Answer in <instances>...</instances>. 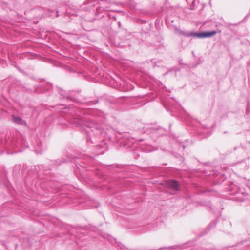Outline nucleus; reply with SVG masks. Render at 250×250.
I'll return each instance as SVG.
<instances>
[{
	"label": "nucleus",
	"instance_id": "nucleus-1",
	"mask_svg": "<svg viewBox=\"0 0 250 250\" xmlns=\"http://www.w3.org/2000/svg\"><path fill=\"white\" fill-rule=\"evenodd\" d=\"M83 5H89L88 7L97 5L96 11H95L93 10V12L95 14H98L101 10L107 11H113L114 10V7L116 5V3L112 1L111 0H86L84 2Z\"/></svg>",
	"mask_w": 250,
	"mask_h": 250
},
{
	"label": "nucleus",
	"instance_id": "nucleus-2",
	"mask_svg": "<svg viewBox=\"0 0 250 250\" xmlns=\"http://www.w3.org/2000/svg\"><path fill=\"white\" fill-rule=\"evenodd\" d=\"M177 32L180 34L186 37L193 36L198 38H205L212 37L216 34L215 31L210 32H203L201 33L199 32H188L185 31H182L179 29H176Z\"/></svg>",
	"mask_w": 250,
	"mask_h": 250
},
{
	"label": "nucleus",
	"instance_id": "nucleus-3",
	"mask_svg": "<svg viewBox=\"0 0 250 250\" xmlns=\"http://www.w3.org/2000/svg\"><path fill=\"white\" fill-rule=\"evenodd\" d=\"M69 122L70 124L75 126L83 125H84L83 119L77 116H74L71 119H69Z\"/></svg>",
	"mask_w": 250,
	"mask_h": 250
},
{
	"label": "nucleus",
	"instance_id": "nucleus-4",
	"mask_svg": "<svg viewBox=\"0 0 250 250\" xmlns=\"http://www.w3.org/2000/svg\"><path fill=\"white\" fill-rule=\"evenodd\" d=\"M167 186L174 189L175 191L179 190V184L176 180H170L167 181Z\"/></svg>",
	"mask_w": 250,
	"mask_h": 250
},
{
	"label": "nucleus",
	"instance_id": "nucleus-5",
	"mask_svg": "<svg viewBox=\"0 0 250 250\" xmlns=\"http://www.w3.org/2000/svg\"><path fill=\"white\" fill-rule=\"evenodd\" d=\"M12 121L13 122L21 125H26V123L21 117L15 116H12Z\"/></svg>",
	"mask_w": 250,
	"mask_h": 250
},
{
	"label": "nucleus",
	"instance_id": "nucleus-6",
	"mask_svg": "<svg viewBox=\"0 0 250 250\" xmlns=\"http://www.w3.org/2000/svg\"><path fill=\"white\" fill-rule=\"evenodd\" d=\"M71 111H72V108L71 107H64L63 108V110L62 111V113L65 114L72 113Z\"/></svg>",
	"mask_w": 250,
	"mask_h": 250
},
{
	"label": "nucleus",
	"instance_id": "nucleus-7",
	"mask_svg": "<svg viewBox=\"0 0 250 250\" xmlns=\"http://www.w3.org/2000/svg\"><path fill=\"white\" fill-rule=\"evenodd\" d=\"M216 222L215 221H213L212 222H211L210 223V224L209 225V227H211V228H213V227H214L215 225H216Z\"/></svg>",
	"mask_w": 250,
	"mask_h": 250
},
{
	"label": "nucleus",
	"instance_id": "nucleus-8",
	"mask_svg": "<svg viewBox=\"0 0 250 250\" xmlns=\"http://www.w3.org/2000/svg\"><path fill=\"white\" fill-rule=\"evenodd\" d=\"M241 193L243 195H245V196H246V198L245 199H243L242 200V201H244V200H246V199L250 200V198H249L248 197H247L248 196V194H246V193H244L243 192H242Z\"/></svg>",
	"mask_w": 250,
	"mask_h": 250
},
{
	"label": "nucleus",
	"instance_id": "nucleus-9",
	"mask_svg": "<svg viewBox=\"0 0 250 250\" xmlns=\"http://www.w3.org/2000/svg\"><path fill=\"white\" fill-rule=\"evenodd\" d=\"M54 13V12L53 10L49 11V13L48 14V16H50V17H52V16H53V13Z\"/></svg>",
	"mask_w": 250,
	"mask_h": 250
},
{
	"label": "nucleus",
	"instance_id": "nucleus-10",
	"mask_svg": "<svg viewBox=\"0 0 250 250\" xmlns=\"http://www.w3.org/2000/svg\"><path fill=\"white\" fill-rule=\"evenodd\" d=\"M87 126H88V127L90 128H91V131H92V132L94 131L95 127H94L92 125H87Z\"/></svg>",
	"mask_w": 250,
	"mask_h": 250
},
{
	"label": "nucleus",
	"instance_id": "nucleus-11",
	"mask_svg": "<svg viewBox=\"0 0 250 250\" xmlns=\"http://www.w3.org/2000/svg\"><path fill=\"white\" fill-rule=\"evenodd\" d=\"M97 147H99L100 149H104V146H102L101 145H100V146L98 145Z\"/></svg>",
	"mask_w": 250,
	"mask_h": 250
},
{
	"label": "nucleus",
	"instance_id": "nucleus-12",
	"mask_svg": "<svg viewBox=\"0 0 250 250\" xmlns=\"http://www.w3.org/2000/svg\"><path fill=\"white\" fill-rule=\"evenodd\" d=\"M42 146V143L41 142L39 143L37 145V146L39 148H40V146Z\"/></svg>",
	"mask_w": 250,
	"mask_h": 250
},
{
	"label": "nucleus",
	"instance_id": "nucleus-13",
	"mask_svg": "<svg viewBox=\"0 0 250 250\" xmlns=\"http://www.w3.org/2000/svg\"><path fill=\"white\" fill-rule=\"evenodd\" d=\"M118 25L119 28H121V22L120 21H119L118 22Z\"/></svg>",
	"mask_w": 250,
	"mask_h": 250
},
{
	"label": "nucleus",
	"instance_id": "nucleus-14",
	"mask_svg": "<svg viewBox=\"0 0 250 250\" xmlns=\"http://www.w3.org/2000/svg\"><path fill=\"white\" fill-rule=\"evenodd\" d=\"M97 130V132H96L97 134H98V132H100V130H99V129H98V126H96L95 127Z\"/></svg>",
	"mask_w": 250,
	"mask_h": 250
},
{
	"label": "nucleus",
	"instance_id": "nucleus-15",
	"mask_svg": "<svg viewBox=\"0 0 250 250\" xmlns=\"http://www.w3.org/2000/svg\"><path fill=\"white\" fill-rule=\"evenodd\" d=\"M58 13H59V11H56V17H58L59 16V15H58Z\"/></svg>",
	"mask_w": 250,
	"mask_h": 250
},
{
	"label": "nucleus",
	"instance_id": "nucleus-16",
	"mask_svg": "<svg viewBox=\"0 0 250 250\" xmlns=\"http://www.w3.org/2000/svg\"><path fill=\"white\" fill-rule=\"evenodd\" d=\"M104 153V150H101V151L99 152V154H102Z\"/></svg>",
	"mask_w": 250,
	"mask_h": 250
},
{
	"label": "nucleus",
	"instance_id": "nucleus-17",
	"mask_svg": "<svg viewBox=\"0 0 250 250\" xmlns=\"http://www.w3.org/2000/svg\"><path fill=\"white\" fill-rule=\"evenodd\" d=\"M82 9H85L86 11L88 10V9L86 8H84V7H83L82 8Z\"/></svg>",
	"mask_w": 250,
	"mask_h": 250
},
{
	"label": "nucleus",
	"instance_id": "nucleus-18",
	"mask_svg": "<svg viewBox=\"0 0 250 250\" xmlns=\"http://www.w3.org/2000/svg\"><path fill=\"white\" fill-rule=\"evenodd\" d=\"M182 147L184 149L185 148V146L184 145H182Z\"/></svg>",
	"mask_w": 250,
	"mask_h": 250
},
{
	"label": "nucleus",
	"instance_id": "nucleus-19",
	"mask_svg": "<svg viewBox=\"0 0 250 250\" xmlns=\"http://www.w3.org/2000/svg\"><path fill=\"white\" fill-rule=\"evenodd\" d=\"M61 95H62L63 97H65V95H63L62 93H61Z\"/></svg>",
	"mask_w": 250,
	"mask_h": 250
},
{
	"label": "nucleus",
	"instance_id": "nucleus-20",
	"mask_svg": "<svg viewBox=\"0 0 250 250\" xmlns=\"http://www.w3.org/2000/svg\"><path fill=\"white\" fill-rule=\"evenodd\" d=\"M87 20L88 21H92L93 20V19H87Z\"/></svg>",
	"mask_w": 250,
	"mask_h": 250
},
{
	"label": "nucleus",
	"instance_id": "nucleus-21",
	"mask_svg": "<svg viewBox=\"0 0 250 250\" xmlns=\"http://www.w3.org/2000/svg\"><path fill=\"white\" fill-rule=\"evenodd\" d=\"M113 18L114 19V20H115V21H116V18H115V17H113Z\"/></svg>",
	"mask_w": 250,
	"mask_h": 250
},
{
	"label": "nucleus",
	"instance_id": "nucleus-22",
	"mask_svg": "<svg viewBox=\"0 0 250 250\" xmlns=\"http://www.w3.org/2000/svg\"><path fill=\"white\" fill-rule=\"evenodd\" d=\"M155 66H157V65L156 64V63H155Z\"/></svg>",
	"mask_w": 250,
	"mask_h": 250
},
{
	"label": "nucleus",
	"instance_id": "nucleus-23",
	"mask_svg": "<svg viewBox=\"0 0 250 250\" xmlns=\"http://www.w3.org/2000/svg\"><path fill=\"white\" fill-rule=\"evenodd\" d=\"M41 152H42V151H41V150H39V153H41Z\"/></svg>",
	"mask_w": 250,
	"mask_h": 250
},
{
	"label": "nucleus",
	"instance_id": "nucleus-24",
	"mask_svg": "<svg viewBox=\"0 0 250 250\" xmlns=\"http://www.w3.org/2000/svg\"><path fill=\"white\" fill-rule=\"evenodd\" d=\"M76 16H78V15H79V14H78H78H76Z\"/></svg>",
	"mask_w": 250,
	"mask_h": 250
}]
</instances>
